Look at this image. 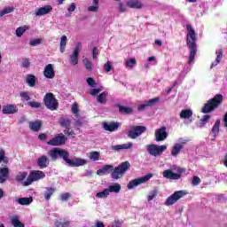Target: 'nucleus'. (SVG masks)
<instances>
[{"instance_id":"obj_1","label":"nucleus","mask_w":227,"mask_h":227,"mask_svg":"<svg viewBox=\"0 0 227 227\" xmlns=\"http://www.w3.org/2000/svg\"><path fill=\"white\" fill-rule=\"evenodd\" d=\"M48 155L49 157H51V160H58L59 159H63V160L66 161L67 166H69V168H79L87 164V161L84 159L74 158L70 160V153L67 150L58 147L52 148L48 151Z\"/></svg>"},{"instance_id":"obj_2","label":"nucleus","mask_w":227,"mask_h":227,"mask_svg":"<svg viewBox=\"0 0 227 227\" xmlns=\"http://www.w3.org/2000/svg\"><path fill=\"white\" fill-rule=\"evenodd\" d=\"M102 168L103 171H105V175L111 174L113 180H120V178H122L123 175L130 169V162L123 161L115 168L113 165H104Z\"/></svg>"},{"instance_id":"obj_3","label":"nucleus","mask_w":227,"mask_h":227,"mask_svg":"<svg viewBox=\"0 0 227 227\" xmlns=\"http://www.w3.org/2000/svg\"><path fill=\"white\" fill-rule=\"evenodd\" d=\"M186 29L188 31L186 43L190 50V58H189V65L194 61V58H196V52H198V46L196 45V32L191 24L186 25Z\"/></svg>"},{"instance_id":"obj_4","label":"nucleus","mask_w":227,"mask_h":227,"mask_svg":"<svg viewBox=\"0 0 227 227\" xmlns=\"http://www.w3.org/2000/svg\"><path fill=\"white\" fill-rule=\"evenodd\" d=\"M221 104H223V96L221 94H216L203 106L201 113L204 114L212 113V111H215Z\"/></svg>"},{"instance_id":"obj_5","label":"nucleus","mask_w":227,"mask_h":227,"mask_svg":"<svg viewBox=\"0 0 227 227\" xmlns=\"http://www.w3.org/2000/svg\"><path fill=\"white\" fill-rule=\"evenodd\" d=\"M146 150L149 155H152L153 157H159L161 153H164V152L168 150V145L151 144L146 146Z\"/></svg>"},{"instance_id":"obj_6","label":"nucleus","mask_w":227,"mask_h":227,"mask_svg":"<svg viewBox=\"0 0 227 227\" xmlns=\"http://www.w3.org/2000/svg\"><path fill=\"white\" fill-rule=\"evenodd\" d=\"M45 176V173L42 170H32L28 175L27 180L23 183L25 187L31 185L33 182H37V180H42Z\"/></svg>"},{"instance_id":"obj_7","label":"nucleus","mask_w":227,"mask_h":227,"mask_svg":"<svg viewBox=\"0 0 227 227\" xmlns=\"http://www.w3.org/2000/svg\"><path fill=\"white\" fill-rule=\"evenodd\" d=\"M43 102L44 106L47 107V109H50V111H56V109H58V100L54 97L53 93H46Z\"/></svg>"},{"instance_id":"obj_8","label":"nucleus","mask_w":227,"mask_h":227,"mask_svg":"<svg viewBox=\"0 0 227 227\" xmlns=\"http://www.w3.org/2000/svg\"><path fill=\"white\" fill-rule=\"evenodd\" d=\"M153 176V174H147L142 177L133 179L128 184L127 187L129 190L134 189L135 187H137V185H141V184H146V182Z\"/></svg>"},{"instance_id":"obj_9","label":"nucleus","mask_w":227,"mask_h":227,"mask_svg":"<svg viewBox=\"0 0 227 227\" xmlns=\"http://www.w3.org/2000/svg\"><path fill=\"white\" fill-rule=\"evenodd\" d=\"M187 192L185 191H176L172 195H170L165 201V205L167 207H171V205H175L178 200L184 198Z\"/></svg>"},{"instance_id":"obj_10","label":"nucleus","mask_w":227,"mask_h":227,"mask_svg":"<svg viewBox=\"0 0 227 227\" xmlns=\"http://www.w3.org/2000/svg\"><path fill=\"white\" fill-rule=\"evenodd\" d=\"M144 132H146V127L132 126L128 131V137H130V139H137V137H139Z\"/></svg>"},{"instance_id":"obj_11","label":"nucleus","mask_w":227,"mask_h":227,"mask_svg":"<svg viewBox=\"0 0 227 227\" xmlns=\"http://www.w3.org/2000/svg\"><path fill=\"white\" fill-rule=\"evenodd\" d=\"M168 136H169V134L168 133V128H166V126L157 129L154 133L155 141L157 142L166 141Z\"/></svg>"},{"instance_id":"obj_12","label":"nucleus","mask_w":227,"mask_h":227,"mask_svg":"<svg viewBox=\"0 0 227 227\" xmlns=\"http://www.w3.org/2000/svg\"><path fill=\"white\" fill-rule=\"evenodd\" d=\"M67 141V137L63 134L57 135L52 139L47 142L49 146H61V145H65Z\"/></svg>"},{"instance_id":"obj_13","label":"nucleus","mask_w":227,"mask_h":227,"mask_svg":"<svg viewBox=\"0 0 227 227\" xmlns=\"http://www.w3.org/2000/svg\"><path fill=\"white\" fill-rule=\"evenodd\" d=\"M79 52H81V43H77L76 46L73 51V54L70 55V63L71 65H78L79 63Z\"/></svg>"},{"instance_id":"obj_14","label":"nucleus","mask_w":227,"mask_h":227,"mask_svg":"<svg viewBox=\"0 0 227 227\" xmlns=\"http://www.w3.org/2000/svg\"><path fill=\"white\" fill-rule=\"evenodd\" d=\"M121 126V123L118 121L103 122V129L107 132H116Z\"/></svg>"},{"instance_id":"obj_15","label":"nucleus","mask_w":227,"mask_h":227,"mask_svg":"<svg viewBox=\"0 0 227 227\" xmlns=\"http://www.w3.org/2000/svg\"><path fill=\"white\" fill-rule=\"evenodd\" d=\"M43 75L45 79H54L56 77V71H54V66L48 64L44 67Z\"/></svg>"},{"instance_id":"obj_16","label":"nucleus","mask_w":227,"mask_h":227,"mask_svg":"<svg viewBox=\"0 0 227 227\" xmlns=\"http://www.w3.org/2000/svg\"><path fill=\"white\" fill-rule=\"evenodd\" d=\"M160 99L159 98H154L152 99H149L147 101L145 102V104L139 105L137 106V111L141 112V111H145V109H146V107H153V106H155V104H158V102Z\"/></svg>"},{"instance_id":"obj_17","label":"nucleus","mask_w":227,"mask_h":227,"mask_svg":"<svg viewBox=\"0 0 227 227\" xmlns=\"http://www.w3.org/2000/svg\"><path fill=\"white\" fill-rule=\"evenodd\" d=\"M51 12H52V5L48 4L37 9L35 15V17H43V15H49Z\"/></svg>"},{"instance_id":"obj_18","label":"nucleus","mask_w":227,"mask_h":227,"mask_svg":"<svg viewBox=\"0 0 227 227\" xmlns=\"http://www.w3.org/2000/svg\"><path fill=\"white\" fill-rule=\"evenodd\" d=\"M131 148H134V144L132 142L111 146V150H113L114 152H121V150H131Z\"/></svg>"},{"instance_id":"obj_19","label":"nucleus","mask_w":227,"mask_h":227,"mask_svg":"<svg viewBox=\"0 0 227 227\" xmlns=\"http://www.w3.org/2000/svg\"><path fill=\"white\" fill-rule=\"evenodd\" d=\"M163 177L167 178V180H180L182 175L174 173L172 169H167L163 171Z\"/></svg>"},{"instance_id":"obj_20","label":"nucleus","mask_w":227,"mask_h":227,"mask_svg":"<svg viewBox=\"0 0 227 227\" xmlns=\"http://www.w3.org/2000/svg\"><path fill=\"white\" fill-rule=\"evenodd\" d=\"M10 178V168L4 167L0 168V184H4Z\"/></svg>"},{"instance_id":"obj_21","label":"nucleus","mask_w":227,"mask_h":227,"mask_svg":"<svg viewBox=\"0 0 227 227\" xmlns=\"http://www.w3.org/2000/svg\"><path fill=\"white\" fill-rule=\"evenodd\" d=\"M19 109L15 105H6L2 108L3 114H15Z\"/></svg>"},{"instance_id":"obj_22","label":"nucleus","mask_w":227,"mask_h":227,"mask_svg":"<svg viewBox=\"0 0 227 227\" xmlns=\"http://www.w3.org/2000/svg\"><path fill=\"white\" fill-rule=\"evenodd\" d=\"M18 205H22L24 207H29L31 203H33V197H23V198H17L15 200Z\"/></svg>"},{"instance_id":"obj_23","label":"nucleus","mask_w":227,"mask_h":227,"mask_svg":"<svg viewBox=\"0 0 227 227\" xmlns=\"http://www.w3.org/2000/svg\"><path fill=\"white\" fill-rule=\"evenodd\" d=\"M28 127L32 132H38L42 129V121H32L28 122Z\"/></svg>"},{"instance_id":"obj_24","label":"nucleus","mask_w":227,"mask_h":227,"mask_svg":"<svg viewBox=\"0 0 227 227\" xmlns=\"http://www.w3.org/2000/svg\"><path fill=\"white\" fill-rule=\"evenodd\" d=\"M49 163V158H47L45 155H43L37 159V166L40 168V169L47 168Z\"/></svg>"},{"instance_id":"obj_25","label":"nucleus","mask_w":227,"mask_h":227,"mask_svg":"<svg viewBox=\"0 0 227 227\" xmlns=\"http://www.w3.org/2000/svg\"><path fill=\"white\" fill-rule=\"evenodd\" d=\"M182 150H184V145H180V144L175 143L170 150V153L172 157H178Z\"/></svg>"},{"instance_id":"obj_26","label":"nucleus","mask_w":227,"mask_h":227,"mask_svg":"<svg viewBox=\"0 0 227 227\" xmlns=\"http://www.w3.org/2000/svg\"><path fill=\"white\" fill-rule=\"evenodd\" d=\"M106 191H108V194H111V192H115V194H118L120 191H121V185L118 183H113L106 188Z\"/></svg>"},{"instance_id":"obj_27","label":"nucleus","mask_w":227,"mask_h":227,"mask_svg":"<svg viewBox=\"0 0 227 227\" xmlns=\"http://www.w3.org/2000/svg\"><path fill=\"white\" fill-rule=\"evenodd\" d=\"M219 127H221V121L216 120L211 129V134H213L214 139L219 136Z\"/></svg>"},{"instance_id":"obj_28","label":"nucleus","mask_w":227,"mask_h":227,"mask_svg":"<svg viewBox=\"0 0 227 227\" xmlns=\"http://www.w3.org/2000/svg\"><path fill=\"white\" fill-rule=\"evenodd\" d=\"M127 4L129 8H135L137 10L143 8V4L138 0H129Z\"/></svg>"},{"instance_id":"obj_29","label":"nucleus","mask_w":227,"mask_h":227,"mask_svg":"<svg viewBox=\"0 0 227 227\" xmlns=\"http://www.w3.org/2000/svg\"><path fill=\"white\" fill-rule=\"evenodd\" d=\"M109 92L104 91L97 97V100L99 104H107V97Z\"/></svg>"},{"instance_id":"obj_30","label":"nucleus","mask_w":227,"mask_h":227,"mask_svg":"<svg viewBox=\"0 0 227 227\" xmlns=\"http://www.w3.org/2000/svg\"><path fill=\"white\" fill-rule=\"evenodd\" d=\"M216 59L215 61H214L211 64V68H214V67H217L218 63H221V60L223 59V50H217L215 51Z\"/></svg>"},{"instance_id":"obj_31","label":"nucleus","mask_w":227,"mask_h":227,"mask_svg":"<svg viewBox=\"0 0 227 227\" xmlns=\"http://www.w3.org/2000/svg\"><path fill=\"white\" fill-rule=\"evenodd\" d=\"M59 123L61 127H64V129H70L71 121L70 119L65 118V117H60L59 120Z\"/></svg>"},{"instance_id":"obj_32","label":"nucleus","mask_w":227,"mask_h":227,"mask_svg":"<svg viewBox=\"0 0 227 227\" xmlns=\"http://www.w3.org/2000/svg\"><path fill=\"white\" fill-rule=\"evenodd\" d=\"M54 192H56V189L52 188V187H46L45 188V192H44V199L46 201H49V200H51L52 194H54Z\"/></svg>"},{"instance_id":"obj_33","label":"nucleus","mask_w":227,"mask_h":227,"mask_svg":"<svg viewBox=\"0 0 227 227\" xmlns=\"http://www.w3.org/2000/svg\"><path fill=\"white\" fill-rule=\"evenodd\" d=\"M192 116V110L191 109H184L182 110L180 113V118L182 120H187Z\"/></svg>"},{"instance_id":"obj_34","label":"nucleus","mask_w":227,"mask_h":227,"mask_svg":"<svg viewBox=\"0 0 227 227\" xmlns=\"http://www.w3.org/2000/svg\"><path fill=\"white\" fill-rule=\"evenodd\" d=\"M26 82L30 88H34V86L36 84V76L28 74L26 78Z\"/></svg>"},{"instance_id":"obj_35","label":"nucleus","mask_w":227,"mask_h":227,"mask_svg":"<svg viewBox=\"0 0 227 227\" xmlns=\"http://www.w3.org/2000/svg\"><path fill=\"white\" fill-rule=\"evenodd\" d=\"M11 224H12L13 227H24V223L20 222V220L19 219V216L17 215L12 217Z\"/></svg>"},{"instance_id":"obj_36","label":"nucleus","mask_w":227,"mask_h":227,"mask_svg":"<svg viewBox=\"0 0 227 227\" xmlns=\"http://www.w3.org/2000/svg\"><path fill=\"white\" fill-rule=\"evenodd\" d=\"M118 108H119V113H121V114H132V108L129 106H123L118 105Z\"/></svg>"},{"instance_id":"obj_37","label":"nucleus","mask_w":227,"mask_h":227,"mask_svg":"<svg viewBox=\"0 0 227 227\" xmlns=\"http://www.w3.org/2000/svg\"><path fill=\"white\" fill-rule=\"evenodd\" d=\"M68 226H70V221L68 220L60 219L55 222V227H68Z\"/></svg>"},{"instance_id":"obj_38","label":"nucleus","mask_w":227,"mask_h":227,"mask_svg":"<svg viewBox=\"0 0 227 227\" xmlns=\"http://www.w3.org/2000/svg\"><path fill=\"white\" fill-rule=\"evenodd\" d=\"M95 196H96L97 200H104L109 196V192L106 188L102 192H97Z\"/></svg>"},{"instance_id":"obj_39","label":"nucleus","mask_w":227,"mask_h":227,"mask_svg":"<svg viewBox=\"0 0 227 227\" xmlns=\"http://www.w3.org/2000/svg\"><path fill=\"white\" fill-rule=\"evenodd\" d=\"M189 72H191V67L189 66H184V69L182 70V72L179 74L178 76V81H181V79H184L185 75H187V74H189Z\"/></svg>"},{"instance_id":"obj_40","label":"nucleus","mask_w":227,"mask_h":227,"mask_svg":"<svg viewBox=\"0 0 227 227\" xmlns=\"http://www.w3.org/2000/svg\"><path fill=\"white\" fill-rule=\"evenodd\" d=\"M27 29H29V27L27 26H23V27H20L16 29V36H18V38H20V36H22V35H24V33H26V31H27Z\"/></svg>"},{"instance_id":"obj_41","label":"nucleus","mask_w":227,"mask_h":227,"mask_svg":"<svg viewBox=\"0 0 227 227\" xmlns=\"http://www.w3.org/2000/svg\"><path fill=\"white\" fill-rule=\"evenodd\" d=\"M28 91H21L20 92V97L21 98V102H29L31 100V97L29 96Z\"/></svg>"},{"instance_id":"obj_42","label":"nucleus","mask_w":227,"mask_h":227,"mask_svg":"<svg viewBox=\"0 0 227 227\" xmlns=\"http://www.w3.org/2000/svg\"><path fill=\"white\" fill-rule=\"evenodd\" d=\"M27 177V172H20L15 176V180L16 182H24V180H26Z\"/></svg>"},{"instance_id":"obj_43","label":"nucleus","mask_w":227,"mask_h":227,"mask_svg":"<svg viewBox=\"0 0 227 227\" xmlns=\"http://www.w3.org/2000/svg\"><path fill=\"white\" fill-rule=\"evenodd\" d=\"M208 120H210V115L206 114L200 120V127L203 129L207 123H208Z\"/></svg>"},{"instance_id":"obj_44","label":"nucleus","mask_w":227,"mask_h":227,"mask_svg":"<svg viewBox=\"0 0 227 227\" xmlns=\"http://www.w3.org/2000/svg\"><path fill=\"white\" fill-rule=\"evenodd\" d=\"M83 65H84L86 70H88V72H91L93 70V64L90 62V59L85 58L83 59Z\"/></svg>"},{"instance_id":"obj_45","label":"nucleus","mask_w":227,"mask_h":227,"mask_svg":"<svg viewBox=\"0 0 227 227\" xmlns=\"http://www.w3.org/2000/svg\"><path fill=\"white\" fill-rule=\"evenodd\" d=\"M136 63H137L136 59H129L126 60L125 67H126V68L132 69L134 67H136Z\"/></svg>"},{"instance_id":"obj_46","label":"nucleus","mask_w":227,"mask_h":227,"mask_svg":"<svg viewBox=\"0 0 227 227\" xmlns=\"http://www.w3.org/2000/svg\"><path fill=\"white\" fill-rule=\"evenodd\" d=\"M7 164L9 162L8 157L5 156L4 149H0V163Z\"/></svg>"},{"instance_id":"obj_47","label":"nucleus","mask_w":227,"mask_h":227,"mask_svg":"<svg viewBox=\"0 0 227 227\" xmlns=\"http://www.w3.org/2000/svg\"><path fill=\"white\" fill-rule=\"evenodd\" d=\"M67 47V35H62L60 39V52H65Z\"/></svg>"},{"instance_id":"obj_48","label":"nucleus","mask_w":227,"mask_h":227,"mask_svg":"<svg viewBox=\"0 0 227 227\" xmlns=\"http://www.w3.org/2000/svg\"><path fill=\"white\" fill-rule=\"evenodd\" d=\"M157 194H159V191L157 189L151 191L147 197V201H152L153 199L157 197Z\"/></svg>"},{"instance_id":"obj_49","label":"nucleus","mask_w":227,"mask_h":227,"mask_svg":"<svg viewBox=\"0 0 227 227\" xmlns=\"http://www.w3.org/2000/svg\"><path fill=\"white\" fill-rule=\"evenodd\" d=\"M13 12V7H5L2 11H0V19L7 15V13H12Z\"/></svg>"},{"instance_id":"obj_50","label":"nucleus","mask_w":227,"mask_h":227,"mask_svg":"<svg viewBox=\"0 0 227 227\" xmlns=\"http://www.w3.org/2000/svg\"><path fill=\"white\" fill-rule=\"evenodd\" d=\"M90 160H94V161L98 160V159H100V153L97 151L90 153Z\"/></svg>"},{"instance_id":"obj_51","label":"nucleus","mask_w":227,"mask_h":227,"mask_svg":"<svg viewBox=\"0 0 227 227\" xmlns=\"http://www.w3.org/2000/svg\"><path fill=\"white\" fill-rule=\"evenodd\" d=\"M70 198H72V194H70V192H65V193L60 194V196H59L60 201H68V200H70Z\"/></svg>"},{"instance_id":"obj_52","label":"nucleus","mask_w":227,"mask_h":227,"mask_svg":"<svg viewBox=\"0 0 227 227\" xmlns=\"http://www.w3.org/2000/svg\"><path fill=\"white\" fill-rule=\"evenodd\" d=\"M27 105L33 109H39V107H42V104L36 101H28Z\"/></svg>"},{"instance_id":"obj_53","label":"nucleus","mask_w":227,"mask_h":227,"mask_svg":"<svg viewBox=\"0 0 227 227\" xmlns=\"http://www.w3.org/2000/svg\"><path fill=\"white\" fill-rule=\"evenodd\" d=\"M71 111H72L73 114H75V116L77 118V116L79 114V106H77V103H74L72 106Z\"/></svg>"},{"instance_id":"obj_54","label":"nucleus","mask_w":227,"mask_h":227,"mask_svg":"<svg viewBox=\"0 0 227 227\" xmlns=\"http://www.w3.org/2000/svg\"><path fill=\"white\" fill-rule=\"evenodd\" d=\"M21 67L23 68H29V67H31V62H29L28 59H23Z\"/></svg>"},{"instance_id":"obj_55","label":"nucleus","mask_w":227,"mask_h":227,"mask_svg":"<svg viewBox=\"0 0 227 227\" xmlns=\"http://www.w3.org/2000/svg\"><path fill=\"white\" fill-rule=\"evenodd\" d=\"M104 70L105 72H111V70H113V65L111 64V62L107 61L104 65Z\"/></svg>"},{"instance_id":"obj_56","label":"nucleus","mask_w":227,"mask_h":227,"mask_svg":"<svg viewBox=\"0 0 227 227\" xmlns=\"http://www.w3.org/2000/svg\"><path fill=\"white\" fill-rule=\"evenodd\" d=\"M64 134H66V136H68L71 137H75V132H74V130H70V128H67V129L64 130Z\"/></svg>"},{"instance_id":"obj_57","label":"nucleus","mask_w":227,"mask_h":227,"mask_svg":"<svg viewBox=\"0 0 227 227\" xmlns=\"http://www.w3.org/2000/svg\"><path fill=\"white\" fill-rule=\"evenodd\" d=\"M40 43H42V39H34L30 41L29 45H31V47H35V45H40Z\"/></svg>"},{"instance_id":"obj_58","label":"nucleus","mask_w":227,"mask_h":227,"mask_svg":"<svg viewBox=\"0 0 227 227\" xmlns=\"http://www.w3.org/2000/svg\"><path fill=\"white\" fill-rule=\"evenodd\" d=\"M192 185H200L201 184V179H200L197 176H193V179L192 181Z\"/></svg>"},{"instance_id":"obj_59","label":"nucleus","mask_w":227,"mask_h":227,"mask_svg":"<svg viewBox=\"0 0 227 227\" xmlns=\"http://www.w3.org/2000/svg\"><path fill=\"white\" fill-rule=\"evenodd\" d=\"M87 84H89V86H90L91 88H95L97 86L95 80H93V78L91 77L87 79Z\"/></svg>"},{"instance_id":"obj_60","label":"nucleus","mask_w":227,"mask_h":227,"mask_svg":"<svg viewBox=\"0 0 227 227\" xmlns=\"http://www.w3.org/2000/svg\"><path fill=\"white\" fill-rule=\"evenodd\" d=\"M98 56V48L94 47L92 49V59H97Z\"/></svg>"},{"instance_id":"obj_61","label":"nucleus","mask_w":227,"mask_h":227,"mask_svg":"<svg viewBox=\"0 0 227 227\" xmlns=\"http://www.w3.org/2000/svg\"><path fill=\"white\" fill-rule=\"evenodd\" d=\"M176 145H180V146H183V148H184V145H187V139L179 138L177 140V142L176 143Z\"/></svg>"},{"instance_id":"obj_62","label":"nucleus","mask_w":227,"mask_h":227,"mask_svg":"<svg viewBox=\"0 0 227 227\" xmlns=\"http://www.w3.org/2000/svg\"><path fill=\"white\" fill-rule=\"evenodd\" d=\"M88 12H94L95 13H97V12H98V6L97 5L89 6Z\"/></svg>"},{"instance_id":"obj_63","label":"nucleus","mask_w":227,"mask_h":227,"mask_svg":"<svg viewBox=\"0 0 227 227\" xmlns=\"http://www.w3.org/2000/svg\"><path fill=\"white\" fill-rule=\"evenodd\" d=\"M75 8H76L75 4H74V3H72V4L68 6V8H67L68 13H72V12H75Z\"/></svg>"},{"instance_id":"obj_64","label":"nucleus","mask_w":227,"mask_h":227,"mask_svg":"<svg viewBox=\"0 0 227 227\" xmlns=\"http://www.w3.org/2000/svg\"><path fill=\"white\" fill-rule=\"evenodd\" d=\"M38 139H39V141H45V139H47V134L40 133L38 135Z\"/></svg>"}]
</instances>
